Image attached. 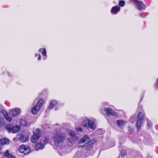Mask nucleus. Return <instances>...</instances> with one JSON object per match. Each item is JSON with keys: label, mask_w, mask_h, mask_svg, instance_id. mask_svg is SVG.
<instances>
[{"label": "nucleus", "mask_w": 158, "mask_h": 158, "mask_svg": "<svg viewBox=\"0 0 158 158\" xmlns=\"http://www.w3.org/2000/svg\"><path fill=\"white\" fill-rule=\"evenodd\" d=\"M38 55V54H36L35 55V56L36 57Z\"/></svg>", "instance_id": "e433bc0d"}, {"label": "nucleus", "mask_w": 158, "mask_h": 158, "mask_svg": "<svg viewBox=\"0 0 158 158\" xmlns=\"http://www.w3.org/2000/svg\"><path fill=\"white\" fill-rule=\"evenodd\" d=\"M15 139H15V138H14V141H15Z\"/></svg>", "instance_id": "4c0bfd02"}, {"label": "nucleus", "mask_w": 158, "mask_h": 158, "mask_svg": "<svg viewBox=\"0 0 158 158\" xmlns=\"http://www.w3.org/2000/svg\"><path fill=\"white\" fill-rule=\"evenodd\" d=\"M3 118L0 117V127H1L3 125Z\"/></svg>", "instance_id": "7c9ffc66"}, {"label": "nucleus", "mask_w": 158, "mask_h": 158, "mask_svg": "<svg viewBox=\"0 0 158 158\" xmlns=\"http://www.w3.org/2000/svg\"><path fill=\"white\" fill-rule=\"evenodd\" d=\"M157 83H158V79L157 80Z\"/></svg>", "instance_id": "58836bf2"}, {"label": "nucleus", "mask_w": 158, "mask_h": 158, "mask_svg": "<svg viewBox=\"0 0 158 158\" xmlns=\"http://www.w3.org/2000/svg\"><path fill=\"white\" fill-rule=\"evenodd\" d=\"M116 123L118 127H121L124 126L127 123V122L123 120L120 119L116 120Z\"/></svg>", "instance_id": "9d476101"}, {"label": "nucleus", "mask_w": 158, "mask_h": 158, "mask_svg": "<svg viewBox=\"0 0 158 158\" xmlns=\"http://www.w3.org/2000/svg\"><path fill=\"white\" fill-rule=\"evenodd\" d=\"M19 151L22 153L27 155L30 153V150L28 146L23 144L20 146L19 148Z\"/></svg>", "instance_id": "423d86ee"}, {"label": "nucleus", "mask_w": 158, "mask_h": 158, "mask_svg": "<svg viewBox=\"0 0 158 158\" xmlns=\"http://www.w3.org/2000/svg\"><path fill=\"white\" fill-rule=\"evenodd\" d=\"M130 139H131V140H133V139H131V138H130Z\"/></svg>", "instance_id": "ea45409f"}, {"label": "nucleus", "mask_w": 158, "mask_h": 158, "mask_svg": "<svg viewBox=\"0 0 158 158\" xmlns=\"http://www.w3.org/2000/svg\"><path fill=\"white\" fill-rule=\"evenodd\" d=\"M2 147L1 146H0V150L2 148Z\"/></svg>", "instance_id": "c9c22d12"}, {"label": "nucleus", "mask_w": 158, "mask_h": 158, "mask_svg": "<svg viewBox=\"0 0 158 158\" xmlns=\"http://www.w3.org/2000/svg\"><path fill=\"white\" fill-rule=\"evenodd\" d=\"M104 110L106 114L108 115H110L112 116L115 117L118 116V114L113 109L110 107L105 108Z\"/></svg>", "instance_id": "0eeeda50"}, {"label": "nucleus", "mask_w": 158, "mask_h": 158, "mask_svg": "<svg viewBox=\"0 0 158 158\" xmlns=\"http://www.w3.org/2000/svg\"><path fill=\"white\" fill-rule=\"evenodd\" d=\"M121 157L123 158L126 154L127 152L125 150H122L121 152Z\"/></svg>", "instance_id": "a878e982"}, {"label": "nucleus", "mask_w": 158, "mask_h": 158, "mask_svg": "<svg viewBox=\"0 0 158 158\" xmlns=\"http://www.w3.org/2000/svg\"><path fill=\"white\" fill-rule=\"evenodd\" d=\"M119 5L121 6H123L125 5V2L123 1H121L119 2Z\"/></svg>", "instance_id": "cd10ccee"}, {"label": "nucleus", "mask_w": 158, "mask_h": 158, "mask_svg": "<svg viewBox=\"0 0 158 158\" xmlns=\"http://www.w3.org/2000/svg\"><path fill=\"white\" fill-rule=\"evenodd\" d=\"M20 124L23 126H26V122L25 120L23 119H21L20 121Z\"/></svg>", "instance_id": "bb28decb"}, {"label": "nucleus", "mask_w": 158, "mask_h": 158, "mask_svg": "<svg viewBox=\"0 0 158 158\" xmlns=\"http://www.w3.org/2000/svg\"><path fill=\"white\" fill-rule=\"evenodd\" d=\"M83 124L85 127L92 129H94L96 127V123L94 121L89 119H85L83 122Z\"/></svg>", "instance_id": "7ed1b4c3"}, {"label": "nucleus", "mask_w": 158, "mask_h": 158, "mask_svg": "<svg viewBox=\"0 0 158 158\" xmlns=\"http://www.w3.org/2000/svg\"><path fill=\"white\" fill-rule=\"evenodd\" d=\"M13 127V126L11 124H7L6 126V128L10 132H11V130Z\"/></svg>", "instance_id": "412c9836"}, {"label": "nucleus", "mask_w": 158, "mask_h": 158, "mask_svg": "<svg viewBox=\"0 0 158 158\" xmlns=\"http://www.w3.org/2000/svg\"><path fill=\"white\" fill-rule=\"evenodd\" d=\"M4 115L5 117V118L6 119V120L10 122L12 118L10 117L8 114L7 113H6L5 114H4Z\"/></svg>", "instance_id": "5701e85b"}, {"label": "nucleus", "mask_w": 158, "mask_h": 158, "mask_svg": "<svg viewBox=\"0 0 158 158\" xmlns=\"http://www.w3.org/2000/svg\"><path fill=\"white\" fill-rule=\"evenodd\" d=\"M40 109L38 107V106L36 105L32 108L31 110L32 113L33 114H36Z\"/></svg>", "instance_id": "4468645a"}, {"label": "nucleus", "mask_w": 158, "mask_h": 158, "mask_svg": "<svg viewBox=\"0 0 158 158\" xmlns=\"http://www.w3.org/2000/svg\"><path fill=\"white\" fill-rule=\"evenodd\" d=\"M18 139L22 142H24L29 139V136L24 131H22L20 134L18 135Z\"/></svg>", "instance_id": "39448f33"}, {"label": "nucleus", "mask_w": 158, "mask_h": 158, "mask_svg": "<svg viewBox=\"0 0 158 158\" xmlns=\"http://www.w3.org/2000/svg\"><path fill=\"white\" fill-rule=\"evenodd\" d=\"M66 138L65 134L59 129L56 130L54 133L53 139L54 144L57 147V150L60 155L62 153H65L66 152H69L67 148L60 146V144L65 140Z\"/></svg>", "instance_id": "f257e3e1"}, {"label": "nucleus", "mask_w": 158, "mask_h": 158, "mask_svg": "<svg viewBox=\"0 0 158 158\" xmlns=\"http://www.w3.org/2000/svg\"><path fill=\"white\" fill-rule=\"evenodd\" d=\"M120 8L119 6H115L112 7L111 12L112 13L116 14L118 11L120 10Z\"/></svg>", "instance_id": "9b49d317"}, {"label": "nucleus", "mask_w": 158, "mask_h": 158, "mask_svg": "<svg viewBox=\"0 0 158 158\" xmlns=\"http://www.w3.org/2000/svg\"><path fill=\"white\" fill-rule=\"evenodd\" d=\"M20 110L19 109L16 108L11 110L9 112L10 115L12 116H16L20 113Z\"/></svg>", "instance_id": "1a4fd4ad"}, {"label": "nucleus", "mask_w": 158, "mask_h": 158, "mask_svg": "<svg viewBox=\"0 0 158 158\" xmlns=\"http://www.w3.org/2000/svg\"><path fill=\"white\" fill-rule=\"evenodd\" d=\"M89 140V137L86 135H85L83 138H81L80 140L81 143H87Z\"/></svg>", "instance_id": "ddd939ff"}, {"label": "nucleus", "mask_w": 158, "mask_h": 158, "mask_svg": "<svg viewBox=\"0 0 158 158\" xmlns=\"http://www.w3.org/2000/svg\"><path fill=\"white\" fill-rule=\"evenodd\" d=\"M69 135L74 140H77V138L75 135V132L72 131H70Z\"/></svg>", "instance_id": "dca6fc26"}, {"label": "nucleus", "mask_w": 158, "mask_h": 158, "mask_svg": "<svg viewBox=\"0 0 158 158\" xmlns=\"http://www.w3.org/2000/svg\"><path fill=\"white\" fill-rule=\"evenodd\" d=\"M137 8L139 10L144 9L146 8V6L141 1L135 0L134 2Z\"/></svg>", "instance_id": "6e6552de"}, {"label": "nucleus", "mask_w": 158, "mask_h": 158, "mask_svg": "<svg viewBox=\"0 0 158 158\" xmlns=\"http://www.w3.org/2000/svg\"><path fill=\"white\" fill-rule=\"evenodd\" d=\"M66 142L67 145L69 146H72L73 143H74L73 141V140H71L70 139H67Z\"/></svg>", "instance_id": "aec40b11"}, {"label": "nucleus", "mask_w": 158, "mask_h": 158, "mask_svg": "<svg viewBox=\"0 0 158 158\" xmlns=\"http://www.w3.org/2000/svg\"><path fill=\"white\" fill-rule=\"evenodd\" d=\"M43 148L44 145L41 142L37 143L35 146V149L36 150L42 149Z\"/></svg>", "instance_id": "f3484780"}, {"label": "nucleus", "mask_w": 158, "mask_h": 158, "mask_svg": "<svg viewBox=\"0 0 158 158\" xmlns=\"http://www.w3.org/2000/svg\"><path fill=\"white\" fill-rule=\"evenodd\" d=\"M44 101L42 99H40L38 101L36 105L38 106V107L40 109L42 105L44 104Z\"/></svg>", "instance_id": "a211bd4d"}, {"label": "nucleus", "mask_w": 158, "mask_h": 158, "mask_svg": "<svg viewBox=\"0 0 158 158\" xmlns=\"http://www.w3.org/2000/svg\"><path fill=\"white\" fill-rule=\"evenodd\" d=\"M57 104V102L55 100H52L50 103L48 107V109H52L54 106Z\"/></svg>", "instance_id": "2eb2a0df"}, {"label": "nucleus", "mask_w": 158, "mask_h": 158, "mask_svg": "<svg viewBox=\"0 0 158 158\" xmlns=\"http://www.w3.org/2000/svg\"><path fill=\"white\" fill-rule=\"evenodd\" d=\"M10 142V140L7 138L2 139L1 140V143L3 144H8Z\"/></svg>", "instance_id": "6ab92c4d"}, {"label": "nucleus", "mask_w": 158, "mask_h": 158, "mask_svg": "<svg viewBox=\"0 0 158 158\" xmlns=\"http://www.w3.org/2000/svg\"><path fill=\"white\" fill-rule=\"evenodd\" d=\"M49 138L48 137H45L43 141L44 144H46L48 142Z\"/></svg>", "instance_id": "c85d7f7f"}, {"label": "nucleus", "mask_w": 158, "mask_h": 158, "mask_svg": "<svg viewBox=\"0 0 158 158\" xmlns=\"http://www.w3.org/2000/svg\"><path fill=\"white\" fill-rule=\"evenodd\" d=\"M41 135L40 130L38 128L36 129L31 137V141L33 143H36L40 137Z\"/></svg>", "instance_id": "f03ea898"}, {"label": "nucleus", "mask_w": 158, "mask_h": 158, "mask_svg": "<svg viewBox=\"0 0 158 158\" xmlns=\"http://www.w3.org/2000/svg\"><path fill=\"white\" fill-rule=\"evenodd\" d=\"M41 59V57L40 54H38V60H40Z\"/></svg>", "instance_id": "72a5a7b5"}, {"label": "nucleus", "mask_w": 158, "mask_h": 158, "mask_svg": "<svg viewBox=\"0 0 158 158\" xmlns=\"http://www.w3.org/2000/svg\"><path fill=\"white\" fill-rule=\"evenodd\" d=\"M77 130L79 131H82V129L80 127L77 128Z\"/></svg>", "instance_id": "473e14b6"}, {"label": "nucleus", "mask_w": 158, "mask_h": 158, "mask_svg": "<svg viewBox=\"0 0 158 158\" xmlns=\"http://www.w3.org/2000/svg\"><path fill=\"white\" fill-rule=\"evenodd\" d=\"M9 154L8 151L6 150V152L4 153V155L5 156H7L9 155Z\"/></svg>", "instance_id": "2f4dec72"}, {"label": "nucleus", "mask_w": 158, "mask_h": 158, "mask_svg": "<svg viewBox=\"0 0 158 158\" xmlns=\"http://www.w3.org/2000/svg\"><path fill=\"white\" fill-rule=\"evenodd\" d=\"M114 142H113V144H111V145H110V147H112L113 146H114Z\"/></svg>", "instance_id": "f704fd0d"}, {"label": "nucleus", "mask_w": 158, "mask_h": 158, "mask_svg": "<svg viewBox=\"0 0 158 158\" xmlns=\"http://www.w3.org/2000/svg\"><path fill=\"white\" fill-rule=\"evenodd\" d=\"M137 121L136 127L138 129H140L143 123L144 122V116L142 112L139 113Z\"/></svg>", "instance_id": "20e7f679"}, {"label": "nucleus", "mask_w": 158, "mask_h": 158, "mask_svg": "<svg viewBox=\"0 0 158 158\" xmlns=\"http://www.w3.org/2000/svg\"><path fill=\"white\" fill-rule=\"evenodd\" d=\"M92 148V145L89 144H86L85 146V148L86 150H89Z\"/></svg>", "instance_id": "393cba45"}, {"label": "nucleus", "mask_w": 158, "mask_h": 158, "mask_svg": "<svg viewBox=\"0 0 158 158\" xmlns=\"http://www.w3.org/2000/svg\"><path fill=\"white\" fill-rule=\"evenodd\" d=\"M147 125L149 127V128H150L152 126V123L151 121L149 120L147 121Z\"/></svg>", "instance_id": "c756f323"}, {"label": "nucleus", "mask_w": 158, "mask_h": 158, "mask_svg": "<svg viewBox=\"0 0 158 158\" xmlns=\"http://www.w3.org/2000/svg\"><path fill=\"white\" fill-rule=\"evenodd\" d=\"M128 133L129 134H133L134 132L133 128L131 127H129L128 128Z\"/></svg>", "instance_id": "b1692460"}, {"label": "nucleus", "mask_w": 158, "mask_h": 158, "mask_svg": "<svg viewBox=\"0 0 158 158\" xmlns=\"http://www.w3.org/2000/svg\"><path fill=\"white\" fill-rule=\"evenodd\" d=\"M21 129V127L20 125H16L12 127L11 132L12 133H16L19 131Z\"/></svg>", "instance_id": "f8f14e48"}, {"label": "nucleus", "mask_w": 158, "mask_h": 158, "mask_svg": "<svg viewBox=\"0 0 158 158\" xmlns=\"http://www.w3.org/2000/svg\"><path fill=\"white\" fill-rule=\"evenodd\" d=\"M42 51V53L44 56H46V50L45 48H44L43 49L40 48L39 49V52H40Z\"/></svg>", "instance_id": "4be33fe9"}]
</instances>
